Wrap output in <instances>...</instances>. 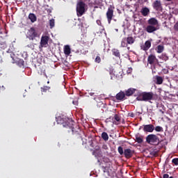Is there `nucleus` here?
Returning <instances> with one entry per match:
<instances>
[{
  "mask_svg": "<svg viewBox=\"0 0 178 178\" xmlns=\"http://www.w3.org/2000/svg\"><path fill=\"white\" fill-rule=\"evenodd\" d=\"M157 30H159V26H154L153 25L149 24L145 28V31L149 34L154 33L155 31H157Z\"/></svg>",
  "mask_w": 178,
  "mask_h": 178,
  "instance_id": "nucleus-8",
  "label": "nucleus"
},
{
  "mask_svg": "<svg viewBox=\"0 0 178 178\" xmlns=\"http://www.w3.org/2000/svg\"><path fill=\"white\" fill-rule=\"evenodd\" d=\"M166 1H168V2H170V1H172V0H166Z\"/></svg>",
  "mask_w": 178,
  "mask_h": 178,
  "instance_id": "nucleus-46",
  "label": "nucleus"
},
{
  "mask_svg": "<svg viewBox=\"0 0 178 178\" xmlns=\"http://www.w3.org/2000/svg\"><path fill=\"white\" fill-rule=\"evenodd\" d=\"M131 118H133V115H131Z\"/></svg>",
  "mask_w": 178,
  "mask_h": 178,
  "instance_id": "nucleus-51",
  "label": "nucleus"
},
{
  "mask_svg": "<svg viewBox=\"0 0 178 178\" xmlns=\"http://www.w3.org/2000/svg\"><path fill=\"white\" fill-rule=\"evenodd\" d=\"M108 165H111V162H108Z\"/></svg>",
  "mask_w": 178,
  "mask_h": 178,
  "instance_id": "nucleus-50",
  "label": "nucleus"
},
{
  "mask_svg": "<svg viewBox=\"0 0 178 178\" xmlns=\"http://www.w3.org/2000/svg\"><path fill=\"white\" fill-rule=\"evenodd\" d=\"M172 163H174L176 166L178 165V158L173 159L172 160Z\"/></svg>",
  "mask_w": 178,
  "mask_h": 178,
  "instance_id": "nucleus-35",
  "label": "nucleus"
},
{
  "mask_svg": "<svg viewBox=\"0 0 178 178\" xmlns=\"http://www.w3.org/2000/svg\"><path fill=\"white\" fill-rule=\"evenodd\" d=\"M90 95L91 96H92V95H94V93H90Z\"/></svg>",
  "mask_w": 178,
  "mask_h": 178,
  "instance_id": "nucleus-45",
  "label": "nucleus"
},
{
  "mask_svg": "<svg viewBox=\"0 0 178 178\" xmlns=\"http://www.w3.org/2000/svg\"><path fill=\"white\" fill-rule=\"evenodd\" d=\"M50 29H54L55 27V19H51L49 20Z\"/></svg>",
  "mask_w": 178,
  "mask_h": 178,
  "instance_id": "nucleus-30",
  "label": "nucleus"
},
{
  "mask_svg": "<svg viewBox=\"0 0 178 178\" xmlns=\"http://www.w3.org/2000/svg\"><path fill=\"white\" fill-rule=\"evenodd\" d=\"M103 168V172L105 173V172H106V170H108V167L107 166H102Z\"/></svg>",
  "mask_w": 178,
  "mask_h": 178,
  "instance_id": "nucleus-40",
  "label": "nucleus"
},
{
  "mask_svg": "<svg viewBox=\"0 0 178 178\" xmlns=\"http://www.w3.org/2000/svg\"><path fill=\"white\" fill-rule=\"evenodd\" d=\"M155 130V127H154V124H146L143 125V131L145 133H152Z\"/></svg>",
  "mask_w": 178,
  "mask_h": 178,
  "instance_id": "nucleus-10",
  "label": "nucleus"
},
{
  "mask_svg": "<svg viewBox=\"0 0 178 178\" xmlns=\"http://www.w3.org/2000/svg\"><path fill=\"white\" fill-rule=\"evenodd\" d=\"M118 151L120 155H123V154H124V152L123 151V147H122V146L118 147Z\"/></svg>",
  "mask_w": 178,
  "mask_h": 178,
  "instance_id": "nucleus-32",
  "label": "nucleus"
},
{
  "mask_svg": "<svg viewBox=\"0 0 178 178\" xmlns=\"http://www.w3.org/2000/svg\"><path fill=\"white\" fill-rule=\"evenodd\" d=\"M17 65H19L20 67H22V66H24V60H23L22 59H19L17 61Z\"/></svg>",
  "mask_w": 178,
  "mask_h": 178,
  "instance_id": "nucleus-33",
  "label": "nucleus"
},
{
  "mask_svg": "<svg viewBox=\"0 0 178 178\" xmlns=\"http://www.w3.org/2000/svg\"><path fill=\"white\" fill-rule=\"evenodd\" d=\"M57 123L58 124H63V127H69L72 129V133H75L74 129V121L69 118H58L57 120Z\"/></svg>",
  "mask_w": 178,
  "mask_h": 178,
  "instance_id": "nucleus-1",
  "label": "nucleus"
},
{
  "mask_svg": "<svg viewBox=\"0 0 178 178\" xmlns=\"http://www.w3.org/2000/svg\"><path fill=\"white\" fill-rule=\"evenodd\" d=\"M136 101L148 102L154 99V92H138L136 97Z\"/></svg>",
  "mask_w": 178,
  "mask_h": 178,
  "instance_id": "nucleus-2",
  "label": "nucleus"
},
{
  "mask_svg": "<svg viewBox=\"0 0 178 178\" xmlns=\"http://www.w3.org/2000/svg\"><path fill=\"white\" fill-rule=\"evenodd\" d=\"M27 47H28L29 48H32V47H33V44H28Z\"/></svg>",
  "mask_w": 178,
  "mask_h": 178,
  "instance_id": "nucleus-43",
  "label": "nucleus"
},
{
  "mask_svg": "<svg viewBox=\"0 0 178 178\" xmlns=\"http://www.w3.org/2000/svg\"><path fill=\"white\" fill-rule=\"evenodd\" d=\"M135 138H136V143H138V144H141L143 143V137L140 136L138 135H136L135 136Z\"/></svg>",
  "mask_w": 178,
  "mask_h": 178,
  "instance_id": "nucleus-26",
  "label": "nucleus"
},
{
  "mask_svg": "<svg viewBox=\"0 0 178 178\" xmlns=\"http://www.w3.org/2000/svg\"><path fill=\"white\" fill-rule=\"evenodd\" d=\"M10 58H12V63H15V54L14 53L10 54Z\"/></svg>",
  "mask_w": 178,
  "mask_h": 178,
  "instance_id": "nucleus-36",
  "label": "nucleus"
},
{
  "mask_svg": "<svg viewBox=\"0 0 178 178\" xmlns=\"http://www.w3.org/2000/svg\"><path fill=\"white\" fill-rule=\"evenodd\" d=\"M165 49V47L162 44H159L157 46L156 51L157 54H162Z\"/></svg>",
  "mask_w": 178,
  "mask_h": 178,
  "instance_id": "nucleus-20",
  "label": "nucleus"
},
{
  "mask_svg": "<svg viewBox=\"0 0 178 178\" xmlns=\"http://www.w3.org/2000/svg\"><path fill=\"white\" fill-rule=\"evenodd\" d=\"M147 24L154 26V27H159V22L155 17H152L147 20Z\"/></svg>",
  "mask_w": 178,
  "mask_h": 178,
  "instance_id": "nucleus-9",
  "label": "nucleus"
},
{
  "mask_svg": "<svg viewBox=\"0 0 178 178\" xmlns=\"http://www.w3.org/2000/svg\"><path fill=\"white\" fill-rule=\"evenodd\" d=\"M170 177H169V175H168V174H164L163 175V178H170Z\"/></svg>",
  "mask_w": 178,
  "mask_h": 178,
  "instance_id": "nucleus-41",
  "label": "nucleus"
},
{
  "mask_svg": "<svg viewBox=\"0 0 178 178\" xmlns=\"http://www.w3.org/2000/svg\"><path fill=\"white\" fill-rule=\"evenodd\" d=\"M27 38L31 40V41H34L36 37H38V33L35 31L34 27H31L27 32Z\"/></svg>",
  "mask_w": 178,
  "mask_h": 178,
  "instance_id": "nucleus-4",
  "label": "nucleus"
},
{
  "mask_svg": "<svg viewBox=\"0 0 178 178\" xmlns=\"http://www.w3.org/2000/svg\"><path fill=\"white\" fill-rule=\"evenodd\" d=\"M5 90H6V88H5V86H0V92H3V91H5Z\"/></svg>",
  "mask_w": 178,
  "mask_h": 178,
  "instance_id": "nucleus-38",
  "label": "nucleus"
},
{
  "mask_svg": "<svg viewBox=\"0 0 178 178\" xmlns=\"http://www.w3.org/2000/svg\"><path fill=\"white\" fill-rule=\"evenodd\" d=\"M126 97V95L124 93V92L123 91H120L116 95H115V98L118 101H123V99H124V97Z\"/></svg>",
  "mask_w": 178,
  "mask_h": 178,
  "instance_id": "nucleus-15",
  "label": "nucleus"
},
{
  "mask_svg": "<svg viewBox=\"0 0 178 178\" xmlns=\"http://www.w3.org/2000/svg\"><path fill=\"white\" fill-rule=\"evenodd\" d=\"M95 62H96V63H101V57H99V56H97Z\"/></svg>",
  "mask_w": 178,
  "mask_h": 178,
  "instance_id": "nucleus-34",
  "label": "nucleus"
},
{
  "mask_svg": "<svg viewBox=\"0 0 178 178\" xmlns=\"http://www.w3.org/2000/svg\"><path fill=\"white\" fill-rule=\"evenodd\" d=\"M102 138L104 140V141H108V140H109V136H108L106 132H102Z\"/></svg>",
  "mask_w": 178,
  "mask_h": 178,
  "instance_id": "nucleus-23",
  "label": "nucleus"
},
{
  "mask_svg": "<svg viewBox=\"0 0 178 178\" xmlns=\"http://www.w3.org/2000/svg\"><path fill=\"white\" fill-rule=\"evenodd\" d=\"M79 26H81V27H83V24H79Z\"/></svg>",
  "mask_w": 178,
  "mask_h": 178,
  "instance_id": "nucleus-44",
  "label": "nucleus"
},
{
  "mask_svg": "<svg viewBox=\"0 0 178 178\" xmlns=\"http://www.w3.org/2000/svg\"><path fill=\"white\" fill-rule=\"evenodd\" d=\"M170 178H175V177H173L171 176V177H170Z\"/></svg>",
  "mask_w": 178,
  "mask_h": 178,
  "instance_id": "nucleus-49",
  "label": "nucleus"
},
{
  "mask_svg": "<svg viewBox=\"0 0 178 178\" xmlns=\"http://www.w3.org/2000/svg\"><path fill=\"white\" fill-rule=\"evenodd\" d=\"M124 155L127 159H130L134 155V151L131 149H125L124 150Z\"/></svg>",
  "mask_w": 178,
  "mask_h": 178,
  "instance_id": "nucleus-11",
  "label": "nucleus"
},
{
  "mask_svg": "<svg viewBox=\"0 0 178 178\" xmlns=\"http://www.w3.org/2000/svg\"><path fill=\"white\" fill-rule=\"evenodd\" d=\"M48 41H49V36L42 35L41 37L39 45L40 49H41L42 48H47V46L48 45Z\"/></svg>",
  "mask_w": 178,
  "mask_h": 178,
  "instance_id": "nucleus-7",
  "label": "nucleus"
},
{
  "mask_svg": "<svg viewBox=\"0 0 178 178\" xmlns=\"http://www.w3.org/2000/svg\"><path fill=\"white\" fill-rule=\"evenodd\" d=\"M114 119L115 121H113V124H118V122H120V116L118 114L114 115Z\"/></svg>",
  "mask_w": 178,
  "mask_h": 178,
  "instance_id": "nucleus-25",
  "label": "nucleus"
},
{
  "mask_svg": "<svg viewBox=\"0 0 178 178\" xmlns=\"http://www.w3.org/2000/svg\"><path fill=\"white\" fill-rule=\"evenodd\" d=\"M29 19L31 20V23H35V22H37V16L34 13H30L29 15Z\"/></svg>",
  "mask_w": 178,
  "mask_h": 178,
  "instance_id": "nucleus-18",
  "label": "nucleus"
},
{
  "mask_svg": "<svg viewBox=\"0 0 178 178\" xmlns=\"http://www.w3.org/2000/svg\"><path fill=\"white\" fill-rule=\"evenodd\" d=\"M0 45H1V41H0Z\"/></svg>",
  "mask_w": 178,
  "mask_h": 178,
  "instance_id": "nucleus-53",
  "label": "nucleus"
},
{
  "mask_svg": "<svg viewBox=\"0 0 178 178\" xmlns=\"http://www.w3.org/2000/svg\"><path fill=\"white\" fill-rule=\"evenodd\" d=\"M136 91H137V89H136V88H129L128 90H127L126 91H125V95L127 96V97H131V95H133V94H134L135 92H136Z\"/></svg>",
  "mask_w": 178,
  "mask_h": 178,
  "instance_id": "nucleus-16",
  "label": "nucleus"
},
{
  "mask_svg": "<svg viewBox=\"0 0 178 178\" xmlns=\"http://www.w3.org/2000/svg\"><path fill=\"white\" fill-rule=\"evenodd\" d=\"M51 90V87L49 86H43L41 88L42 92H47V91H49Z\"/></svg>",
  "mask_w": 178,
  "mask_h": 178,
  "instance_id": "nucleus-29",
  "label": "nucleus"
},
{
  "mask_svg": "<svg viewBox=\"0 0 178 178\" xmlns=\"http://www.w3.org/2000/svg\"><path fill=\"white\" fill-rule=\"evenodd\" d=\"M71 53H72V51H71V49H70V46L65 45L64 47V54H65V55H69Z\"/></svg>",
  "mask_w": 178,
  "mask_h": 178,
  "instance_id": "nucleus-21",
  "label": "nucleus"
},
{
  "mask_svg": "<svg viewBox=\"0 0 178 178\" xmlns=\"http://www.w3.org/2000/svg\"><path fill=\"white\" fill-rule=\"evenodd\" d=\"M114 9H115V7L110 6L107 10L106 13L108 24H111V22H112V19H113V12H114L113 10Z\"/></svg>",
  "mask_w": 178,
  "mask_h": 178,
  "instance_id": "nucleus-6",
  "label": "nucleus"
},
{
  "mask_svg": "<svg viewBox=\"0 0 178 178\" xmlns=\"http://www.w3.org/2000/svg\"><path fill=\"white\" fill-rule=\"evenodd\" d=\"M156 60H158L156 59V56L154 54H150L149 55L148 58H147V63L149 65H154V63H155L156 62Z\"/></svg>",
  "mask_w": 178,
  "mask_h": 178,
  "instance_id": "nucleus-14",
  "label": "nucleus"
},
{
  "mask_svg": "<svg viewBox=\"0 0 178 178\" xmlns=\"http://www.w3.org/2000/svg\"><path fill=\"white\" fill-rule=\"evenodd\" d=\"M160 59H162L163 60H165V62H166V60H169V56H168L166 55V54H162L160 57H159Z\"/></svg>",
  "mask_w": 178,
  "mask_h": 178,
  "instance_id": "nucleus-27",
  "label": "nucleus"
},
{
  "mask_svg": "<svg viewBox=\"0 0 178 178\" xmlns=\"http://www.w3.org/2000/svg\"><path fill=\"white\" fill-rule=\"evenodd\" d=\"M152 6L155 10H162V3H161V1L156 0L152 3Z\"/></svg>",
  "mask_w": 178,
  "mask_h": 178,
  "instance_id": "nucleus-12",
  "label": "nucleus"
},
{
  "mask_svg": "<svg viewBox=\"0 0 178 178\" xmlns=\"http://www.w3.org/2000/svg\"><path fill=\"white\" fill-rule=\"evenodd\" d=\"M102 149H105V151H107V149H108V145H102Z\"/></svg>",
  "mask_w": 178,
  "mask_h": 178,
  "instance_id": "nucleus-39",
  "label": "nucleus"
},
{
  "mask_svg": "<svg viewBox=\"0 0 178 178\" xmlns=\"http://www.w3.org/2000/svg\"><path fill=\"white\" fill-rule=\"evenodd\" d=\"M146 142L147 144H159V138L155 134H149L146 137Z\"/></svg>",
  "mask_w": 178,
  "mask_h": 178,
  "instance_id": "nucleus-5",
  "label": "nucleus"
},
{
  "mask_svg": "<svg viewBox=\"0 0 178 178\" xmlns=\"http://www.w3.org/2000/svg\"><path fill=\"white\" fill-rule=\"evenodd\" d=\"M126 38H124L122 41H121V47L122 48H126V47H127V42H126Z\"/></svg>",
  "mask_w": 178,
  "mask_h": 178,
  "instance_id": "nucleus-28",
  "label": "nucleus"
},
{
  "mask_svg": "<svg viewBox=\"0 0 178 178\" xmlns=\"http://www.w3.org/2000/svg\"><path fill=\"white\" fill-rule=\"evenodd\" d=\"M156 84H162V83H163V78H162V76H156Z\"/></svg>",
  "mask_w": 178,
  "mask_h": 178,
  "instance_id": "nucleus-24",
  "label": "nucleus"
},
{
  "mask_svg": "<svg viewBox=\"0 0 178 178\" xmlns=\"http://www.w3.org/2000/svg\"><path fill=\"white\" fill-rule=\"evenodd\" d=\"M47 84H49V81H47Z\"/></svg>",
  "mask_w": 178,
  "mask_h": 178,
  "instance_id": "nucleus-47",
  "label": "nucleus"
},
{
  "mask_svg": "<svg viewBox=\"0 0 178 178\" xmlns=\"http://www.w3.org/2000/svg\"><path fill=\"white\" fill-rule=\"evenodd\" d=\"M86 13V3L83 1H79L76 4V15L78 17H81Z\"/></svg>",
  "mask_w": 178,
  "mask_h": 178,
  "instance_id": "nucleus-3",
  "label": "nucleus"
},
{
  "mask_svg": "<svg viewBox=\"0 0 178 178\" xmlns=\"http://www.w3.org/2000/svg\"><path fill=\"white\" fill-rule=\"evenodd\" d=\"M112 54L116 58H120V51L118 49H113L111 50Z\"/></svg>",
  "mask_w": 178,
  "mask_h": 178,
  "instance_id": "nucleus-19",
  "label": "nucleus"
},
{
  "mask_svg": "<svg viewBox=\"0 0 178 178\" xmlns=\"http://www.w3.org/2000/svg\"><path fill=\"white\" fill-rule=\"evenodd\" d=\"M126 40H127V43L129 44V45H131V44H134V42L136 41V40H134V38L131 36L126 38Z\"/></svg>",
  "mask_w": 178,
  "mask_h": 178,
  "instance_id": "nucleus-22",
  "label": "nucleus"
},
{
  "mask_svg": "<svg viewBox=\"0 0 178 178\" xmlns=\"http://www.w3.org/2000/svg\"><path fill=\"white\" fill-rule=\"evenodd\" d=\"M175 31H178V21L174 25Z\"/></svg>",
  "mask_w": 178,
  "mask_h": 178,
  "instance_id": "nucleus-37",
  "label": "nucleus"
},
{
  "mask_svg": "<svg viewBox=\"0 0 178 178\" xmlns=\"http://www.w3.org/2000/svg\"><path fill=\"white\" fill-rule=\"evenodd\" d=\"M78 20H79V22H81V21L80 19H79Z\"/></svg>",
  "mask_w": 178,
  "mask_h": 178,
  "instance_id": "nucleus-48",
  "label": "nucleus"
},
{
  "mask_svg": "<svg viewBox=\"0 0 178 178\" xmlns=\"http://www.w3.org/2000/svg\"><path fill=\"white\" fill-rule=\"evenodd\" d=\"M131 118H133V115H131Z\"/></svg>",
  "mask_w": 178,
  "mask_h": 178,
  "instance_id": "nucleus-52",
  "label": "nucleus"
},
{
  "mask_svg": "<svg viewBox=\"0 0 178 178\" xmlns=\"http://www.w3.org/2000/svg\"><path fill=\"white\" fill-rule=\"evenodd\" d=\"M151 48V40H147L144 44L140 46V49L147 52Z\"/></svg>",
  "mask_w": 178,
  "mask_h": 178,
  "instance_id": "nucleus-13",
  "label": "nucleus"
},
{
  "mask_svg": "<svg viewBox=\"0 0 178 178\" xmlns=\"http://www.w3.org/2000/svg\"><path fill=\"white\" fill-rule=\"evenodd\" d=\"M97 24H98V26H101V20H97Z\"/></svg>",
  "mask_w": 178,
  "mask_h": 178,
  "instance_id": "nucleus-42",
  "label": "nucleus"
},
{
  "mask_svg": "<svg viewBox=\"0 0 178 178\" xmlns=\"http://www.w3.org/2000/svg\"><path fill=\"white\" fill-rule=\"evenodd\" d=\"M140 13L143 15V16H148V14L149 13V8L147 7L143 8Z\"/></svg>",
  "mask_w": 178,
  "mask_h": 178,
  "instance_id": "nucleus-17",
  "label": "nucleus"
},
{
  "mask_svg": "<svg viewBox=\"0 0 178 178\" xmlns=\"http://www.w3.org/2000/svg\"><path fill=\"white\" fill-rule=\"evenodd\" d=\"M154 130H155V131H157V132H162V131H163V128L162 127H160V126H156L154 128Z\"/></svg>",
  "mask_w": 178,
  "mask_h": 178,
  "instance_id": "nucleus-31",
  "label": "nucleus"
}]
</instances>
